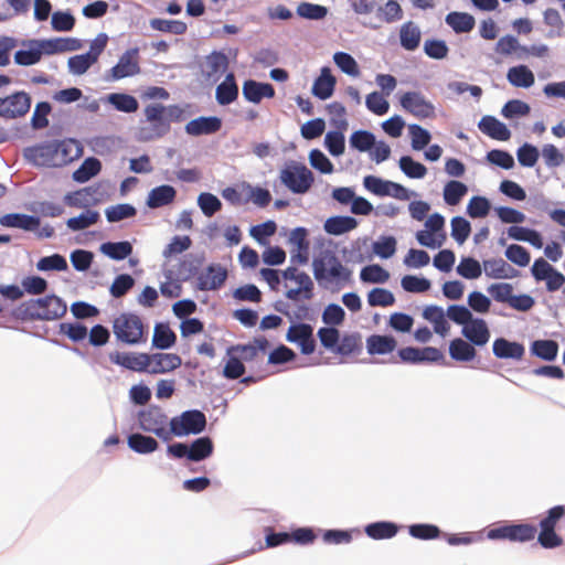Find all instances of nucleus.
I'll list each match as a JSON object with an SVG mask.
<instances>
[{"mask_svg":"<svg viewBox=\"0 0 565 565\" xmlns=\"http://www.w3.org/2000/svg\"><path fill=\"white\" fill-rule=\"evenodd\" d=\"M143 114L145 120L140 121L137 134L140 141L160 139L169 134L172 121L181 122L185 119V110L179 105L149 104Z\"/></svg>","mask_w":565,"mask_h":565,"instance_id":"obj_1","label":"nucleus"},{"mask_svg":"<svg viewBox=\"0 0 565 565\" xmlns=\"http://www.w3.org/2000/svg\"><path fill=\"white\" fill-rule=\"evenodd\" d=\"M313 276L324 288L341 289L351 281L352 271L333 250H321L312 262Z\"/></svg>","mask_w":565,"mask_h":565,"instance_id":"obj_2","label":"nucleus"},{"mask_svg":"<svg viewBox=\"0 0 565 565\" xmlns=\"http://www.w3.org/2000/svg\"><path fill=\"white\" fill-rule=\"evenodd\" d=\"M78 156L79 149L72 140L45 142L25 150V157L34 164L42 167L66 164Z\"/></svg>","mask_w":565,"mask_h":565,"instance_id":"obj_3","label":"nucleus"},{"mask_svg":"<svg viewBox=\"0 0 565 565\" xmlns=\"http://www.w3.org/2000/svg\"><path fill=\"white\" fill-rule=\"evenodd\" d=\"M113 331L119 342L137 345L147 341L148 329L135 313L119 315L113 322Z\"/></svg>","mask_w":565,"mask_h":565,"instance_id":"obj_4","label":"nucleus"},{"mask_svg":"<svg viewBox=\"0 0 565 565\" xmlns=\"http://www.w3.org/2000/svg\"><path fill=\"white\" fill-rule=\"evenodd\" d=\"M21 312L33 320H55L66 313V303L57 296L31 299L20 306Z\"/></svg>","mask_w":565,"mask_h":565,"instance_id":"obj_5","label":"nucleus"},{"mask_svg":"<svg viewBox=\"0 0 565 565\" xmlns=\"http://www.w3.org/2000/svg\"><path fill=\"white\" fill-rule=\"evenodd\" d=\"M564 515L565 508L563 505H555L541 520L537 542L542 547L555 548L563 545V539L555 532V527Z\"/></svg>","mask_w":565,"mask_h":565,"instance_id":"obj_6","label":"nucleus"},{"mask_svg":"<svg viewBox=\"0 0 565 565\" xmlns=\"http://www.w3.org/2000/svg\"><path fill=\"white\" fill-rule=\"evenodd\" d=\"M280 181L291 192L302 194L311 188L315 179L305 164L292 162L280 171Z\"/></svg>","mask_w":565,"mask_h":565,"instance_id":"obj_7","label":"nucleus"},{"mask_svg":"<svg viewBox=\"0 0 565 565\" xmlns=\"http://www.w3.org/2000/svg\"><path fill=\"white\" fill-rule=\"evenodd\" d=\"M169 426H171V436L196 435L205 429L206 417L198 409L185 411L180 416L173 417L169 422Z\"/></svg>","mask_w":565,"mask_h":565,"instance_id":"obj_8","label":"nucleus"},{"mask_svg":"<svg viewBox=\"0 0 565 565\" xmlns=\"http://www.w3.org/2000/svg\"><path fill=\"white\" fill-rule=\"evenodd\" d=\"M141 429L157 435L164 441L171 439V427L168 426V416L159 407H150L138 416Z\"/></svg>","mask_w":565,"mask_h":565,"instance_id":"obj_9","label":"nucleus"},{"mask_svg":"<svg viewBox=\"0 0 565 565\" xmlns=\"http://www.w3.org/2000/svg\"><path fill=\"white\" fill-rule=\"evenodd\" d=\"M139 49L127 50L118 60L117 64L105 74V79L116 82L125 77H131L140 73Z\"/></svg>","mask_w":565,"mask_h":565,"instance_id":"obj_10","label":"nucleus"},{"mask_svg":"<svg viewBox=\"0 0 565 565\" xmlns=\"http://www.w3.org/2000/svg\"><path fill=\"white\" fill-rule=\"evenodd\" d=\"M537 529L533 524H505L489 530L488 537L491 540H509L511 542H529L534 540Z\"/></svg>","mask_w":565,"mask_h":565,"instance_id":"obj_11","label":"nucleus"},{"mask_svg":"<svg viewBox=\"0 0 565 565\" xmlns=\"http://www.w3.org/2000/svg\"><path fill=\"white\" fill-rule=\"evenodd\" d=\"M31 108V97L25 92H15L0 98V117L14 119L23 117Z\"/></svg>","mask_w":565,"mask_h":565,"instance_id":"obj_12","label":"nucleus"},{"mask_svg":"<svg viewBox=\"0 0 565 565\" xmlns=\"http://www.w3.org/2000/svg\"><path fill=\"white\" fill-rule=\"evenodd\" d=\"M401 106L418 118H433L435 106L419 92H407L399 98Z\"/></svg>","mask_w":565,"mask_h":565,"instance_id":"obj_13","label":"nucleus"},{"mask_svg":"<svg viewBox=\"0 0 565 565\" xmlns=\"http://www.w3.org/2000/svg\"><path fill=\"white\" fill-rule=\"evenodd\" d=\"M286 340L296 343L305 355H310L316 350L313 328L308 323L291 324L286 333Z\"/></svg>","mask_w":565,"mask_h":565,"instance_id":"obj_14","label":"nucleus"},{"mask_svg":"<svg viewBox=\"0 0 565 565\" xmlns=\"http://www.w3.org/2000/svg\"><path fill=\"white\" fill-rule=\"evenodd\" d=\"M398 360L393 359V363L418 364L422 362H438L444 359L440 350L433 347L417 349L413 347L402 348L397 352Z\"/></svg>","mask_w":565,"mask_h":565,"instance_id":"obj_15","label":"nucleus"},{"mask_svg":"<svg viewBox=\"0 0 565 565\" xmlns=\"http://www.w3.org/2000/svg\"><path fill=\"white\" fill-rule=\"evenodd\" d=\"M227 278V270L221 265H210L196 277L198 289L207 291L220 289Z\"/></svg>","mask_w":565,"mask_h":565,"instance_id":"obj_16","label":"nucleus"},{"mask_svg":"<svg viewBox=\"0 0 565 565\" xmlns=\"http://www.w3.org/2000/svg\"><path fill=\"white\" fill-rule=\"evenodd\" d=\"M109 360L116 365H120L127 370L135 372L147 371L148 354L147 353H132V352H110Z\"/></svg>","mask_w":565,"mask_h":565,"instance_id":"obj_17","label":"nucleus"},{"mask_svg":"<svg viewBox=\"0 0 565 565\" xmlns=\"http://www.w3.org/2000/svg\"><path fill=\"white\" fill-rule=\"evenodd\" d=\"M228 57L221 51H213L205 56L203 75L216 83L228 68Z\"/></svg>","mask_w":565,"mask_h":565,"instance_id":"obj_18","label":"nucleus"},{"mask_svg":"<svg viewBox=\"0 0 565 565\" xmlns=\"http://www.w3.org/2000/svg\"><path fill=\"white\" fill-rule=\"evenodd\" d=\"M182 360L174 353L148 354L147 371L152 374L171 372L181 366Z\"/></svg>","mask_w":565,"mask_h":565,"instance_id":"obj_19","label":"nucleus"},{"mask_svg":"<svg viewBox=\"0 0 565 565\" xmlns=\"http://www.w3.org/2000/svg\"><path fill=\"white\" fill-rule=\"evenodd\" d=\"M462 335L476 347H483L489 342L490 331L483 319L473 318L461 330Z\"/></svg>","mask_w":565,"mask_h":565,"instance_id":"obj_20","label":"nucleus"},{"mask_svg":"<svg viewBox=\"0 0 565 565\" xmlns=\"http://www.w3.org/2000/svg\"><path fill=\"white\" fill-rule=\"evenodd\" d=\"M243 95L248 102L258 104L263 98H273L275 96V88L269 83L248 79L243 84Z\"/></svg>","mask_w":565,"mask_h":565,"instance_id":"obj_21","label":"nucleus"},{"mask_svg":"<svg viewBox=\"0 0 565 565\" xmlns=\"http://www.w3.org/2000/svg\"><path fill=\"white\" fill-rule=\"evenodd\" d=\"M222 121L217 117H199L185 125V131L191 136L211 135L218 131Z\"/></svg>","mask_w":565,"mask_h":565,"instance_id":"obj_22","label":"nucleus"},{"mask_svg":"<svg viewBox=\"0 0 565 565\" xmlns=\"http://www.w3.org/2000/svg\"><path fill=\"white\" fill-rule=\"evenodd\" d=\"M493 354L499 359L521 360L525 349L522 343L511 342L504 338L495 339L493 342Z\"/></svg>","mask_w":565,"mask_h":565,"instance_id":"obj_23","label":"nucleus"},{"mask_svg":"<svg viewBox=\"0 0 565 565\" xmlns=\"http://www.w3.org/2000/svg\"><path fill=\"white\" fill-rule=\"evenodd\" d=\"M479 129L492 139L507 141L511 137L509 128L492 116H484L479 121Z\"/></svg>","mask_w":565,"mask_h":565,"instance_id":"obj_24","label":"nucleus"},{"mask_svg":"<svg viewBox=\"0 0 565 565\" xmlns=\"http://www.w3.org/2000/svg\"><path fill=\"white\" fill-rule=\"evenodd\" d=\"M0 224L6 227L36 231L40 226V218L28 214L9 213L1 216Z\"/></svg>","mask_w":565,"mask_h":565,"instance_id":"obj_25","label":"nucleus"},{"mask_svg":"<svg viewBox=\"0 0 565 565\" xmlns=\"http://www.w3.org/2000/svg\"><path fill=\"white\" fill-rule=\"evenodd\" d=\"M397 347V341L392 335L372 334L366 339L367 353L383 355L392 353Z\"/></svg>","mask_w":565,"mask_h":565,"instance_id":"obj_26","label":"nucleus"},{"mask_svg":"<svg viewBox=\"0 0 565 565\" xmlns=\"http://www.w3.org/2000/svg\"><path fill=\"white\" fill-rule=\"evenodd\" d=\"M215 97L217 103L222 106L230 105L237 99L238 86L233 73L226 74L225 79L217 85Z\"/></svg>","mask_w":565,"mask_h":565,"instance_id":"obj_27","label":"nucleus"},{"mask_svg":"<svg viewBox=\"0 0 565 565\" xmlns=\"http://www.w3.org/2000/svg\"><path fill=\"white\" fill-rule=\"evenodd\" d=\"M471 342L461 338H456L449 343V355L457 362H469L477 355V351Z\"/></svg>","mask_w":565,"mask_h":565,"instance_id":"obj_28","label":"nucleus"},{"mask_svg":"<svg viewBox=\"0 0 565 565\" xmlns=\"http://www.w3.org/2000/svg\"><path fill=\"white\" fill-rule=\"evenodd\" d=\"M335 86V77L331 74L329 67L321 70L320 76L315 81L312 86V94L324 100L332 96Z\"/></svg>","mask_w":565,"mask_h":565,"instance_id":"obj_29","label":"nucleus"},{"mask_svg":"<svg viewBox=\"0 0 565 565\" xmlns=\"http://www.w3.org/2000/svg\"><path fill=\"white\" fill-rule=\"evenodd\" d=\"M484 273L494 279L513 278L516 270L502 258H493L483 262Z\"/></svg>","mask_w":565,"mask_h":565,"instance_id":"obj_30","label":"nucleus"},{"mask_svg":"<svg viewBox=\"0 0 565 565\" xmlns=\"http://www.w3.org/2000/svg\"><path fill=\"white\" fill-rule=\"evenodd\" d=\"M177 191L171 185H160L152 189L147 199V205L150 209H158L172 203L175 199Z\"/></svg>","mask_w":565,"mask_h":565,"instance_id":"obj_31","label":"nucleus"},{"mask_svg":"<svg viewBox=\"0 0 565 565\" xmlns=\"http://www.w3.org/2000/svg\"><path fill=\"white\" fill-rule=\"evenodd\" d=\"M398 529V525L394 522L379 521L367 524L364 527V532L373 540H387L394 537Z\"/></svg>","mask_w":565,"mask_h":565,"instance_id":"obj_32","label":"nucleus"},{"mask_svg":"<svg viewBox=\"0 0 565 565\" xmlns=\"http://www.w3.org/2000/svg\"><path fill=\"white\" fill-rule=\"evenodd\" d=\"M420 30L412 21L404 23L399 30L401 45L407 51H414L420 43Z\"/></svg>","mask_w":565,"mask_h":565,"instance_id":"obj_33","label":"nucleus"},{"mask_svg":"<svg viewBox=\"0 0 565 565\" xmlns=\"http://www.w3.org/2000/svg\"><path fill=\"white\" fill-rule=\"evenodd\" d=\"M507 78L514 87H531L535 77L533 72L525 65L513 66L508 71Z\"/></svg>","mask_w":565,"mask_h":565,"instance_id":"obj_34","label":"nucleus"},{"mask_svg":"<svg viewBox=\"0 0 565 565\" xmlns=\"http://www.w3.org/2000/svg\"><path fill=\"white\" fill-rule=\"evenodd\" d=\"M358 221L352 216H332L324 222V231L331 235H341L354 230Z\"/></svg>","mask_w":565,"mask_h":565,"instance_id":"obj_35","label":"nucleus"},{"mask_svg":"<svg viewBox=\"0 0 565 565\" xmlns=\"http://www.w3.org/2000/svg\"><path fill=\"white\" fill-rule=\"evenodd\" d=\"M423 317L434 324L436 333L445 335L449 331L450 327L441 307L427 306L423 311Z\"/></svg>","mask_w":565,"mask_h":565,"instance_id":"obj_36","label":"nucleus"},{"mask_svg":"<svg viewBox=\"0 0 565 565\" xmlns=\"http://www.w3.org/2000/svg\"><path fill=\"white\" fill-rule=\"evenodd\" d=\"M95 193V189L87 186L73 193L66 194L64 201L71 207L86 209L96 203V200L93 199Z\"/></svg>","mask_w":565,"mask_h":565,"instance_id":"obj_37","label":"nucleus"},{"mask_svg":"<svg viewBox=\"0 0 565 565\" xmlns=\"http://www.w3.org/2000/svg\"><path fill=\"white\" fill-rule=\"evenodd\" d=\"M446 23L456 32V33H467L470 32L475 26V18L466 12H450L446 17Z\"/></svg>","mask_w":565,"mask_h":565,"instance_id":"obj_38","label":"nucleus"},{"mask_svg":"<svg viewBox=\"0 0 565 565\" xmlns=\"http://www.w3.org/2000/svg\"><path fill=\"white\" fill-rule=\"evenodd\" d=\"M214 450L213 441L210 437H200L189 446V460L201 461L209 458Z\"/></svg>","mask_w":565,"mask_h":565,"instance_id":"obj_39","label":"nucleus"},{"mask_svg":"<svg viewBox=\"0 0 565 565\" xmlns=\"http://www.w3.org/2000/svg\"><path fill=\"white\" fill-rule=\"evenodd\" d=\"M100 220V214L98 211L86 209L78 216L71 217L66 221V225L70 230L77 232L88 228L92 225H95Z\"/></svg>","mask_w":565,"mask_h":565,"instance_id":"obj_40","label":"nucleus"},{"mask_svg":"<svg viewBox=\"0 0 565 565\" xmlns=\"http://www.w3.org/2000/svg\"><path fill=\"white\" fill-rule=\"evenodd\" d=\"M531 352L544 361H554L558 353V343L554 340H535Z\"/></svg>","mask_w":565,"mask_h":565,"instance_id":"obj_41","label":"nucleus"},{"mask_svg":"<svg viewBox=\"0 0 565 565\" xmlns=\"http://www.w3.org/2000/svg\"><path fill=\"white\" fill-rule=\"evenodd\" d=\"M362 350L361 335L358 333L344 334L338 342L334 353L348 356L354 353H360Z\"/></svg>","mask_w":565,"mask_h":565,"instance_id":"obj_42","label":"nucleus"},{"mask_svg":"<svg viewBox=\"0 0 565 565\" xmlns=\"http://www.w3.org/2000/svg\"><path fill=\"white\" fill-rule=\"evenodd\" d=\"M128 446L138 454H150L157 450L159 444L153 437L136 433L128 437Z\"/></svg>","mask_w":565,"mask_h":565,"instance_id":"obj_43","label":"nucleus"},{"mask_svg":"<svg viewBox=\"0 0 565 565\" xmlns=\"http://www.w3.org/2000/svg\"><path fill=\"white\" fill-rule=\"evenodd\" d=\"M177 340L175 333L169 326L159 323L154 327L152 345L154 348L164 350L171 348Z\"/></svg>","mask_w":565,"mask_h":565,"instance_id":"obj_44","label":"nucleus"},{"mask_svg":"<svg viewBox=\"0 0 565 565\" xmlns=\"http://www.w3.org/2000/svg\"><path fill=\"white\" fill-rule=\"evenodd\" d=\"M102 170V163L96 158H87L83 161L81 167L74 171L73 179L77 182L84 183L97 175Z\"/></svg>","mask_w":565,"mask_h":565,"instance_id":"obj_45","label":"nucleus"},{"mask_svg":"<svg viewBox=\"0 0 565 565\" xmlns=\"http://www.w3.org/2000/svg\"><path fill=\"white\" fill-rule=\"evenodd\" d=\"M102 253L115 260H122L131 255L132 246L129 242H108L100 246Z\"/></svg>","mask_w":565,"mask_h":565,"instance_id":"obj_46","label":"nucleus"},{"mask_svg":"<svg viewBox=\"0 0 565 565\" xmlns=\"http://www.w3.org/2000/svg\"><path fill=\"white\" fill-rule=\"evenodd\" d=\"M150 26L156 31L171 33L174 35H182L188 30V25L183 21L164 20L158 18L150 20Z\"/></svg>","mask_w":565,"mask_h":565,"instance_id":"obj_47","label":"nucleus"},{"mask_svg":"<svg viewBox=\"0 0 565 565\" xmlns=\"http://www.w3.org/2000/svg\"><path fill=\"white\" fill-rule=\"evenodd\" d=\"M297 287L288 288L285 296L287 299L292 301H299L300 299L310 300L313 297V281L309 277L308 287L306 282H301L300 278H295L292 280Z\"/></svg>","mask_w":565,"mask_h":565,"instance_id":"obj_48","label":"nucleus"},{"mask_svg":"<svg viewBox=\"0 0 565 565\" xmlns=\"http://www.w3.org/2000/svg\"><path fill=\"white\" fill-rule=\"evenodd\" d=\"M108 103L115 107V109L124 113H135L138 107V100L125 93H113L108 96Z\"/></svg>","mask_w":565,"mask_h":565,"instance_id":"obj_49","label":"nucleus"},{"mask_svg":"<svg viewBox=\"0 0 565 565\" xmlns=\"http://www.w3.org/2000/svg\"><path fill=\"white\" fill-rule=\"evenodd\" d=\"M468 188L460 181L451 180L444 189V200L449 205H457L467 194Z\"/></svg>","mask_w":565,"mask_h":565,"instance_id":"obj_50","label":"nucleus"},{"mask_svg":"<svg viewBox=\"0 0 565 565\" xmlns=\"http://www.w3.org/2000/svg\"><path fill=\"white\" fill-rule=\"evenodd\" d=\"M42 47L49 54L75 51L81 47V42L76 39H54L45 41Z\"/></svg>","mask_w":565,"mask_h":565,"instance_id":"obj_51","label":"nucleus"},{"mask_svg":"<svg viewBox=\"0 0 565 565\" xmlns=\"http://www.w3.org/2000/svg\"><path fill=\"white\" fill-rule=\"evenodd\" d=\"M300 18L307 20H323L328 14V8L311 2H301L296 9Z\"/></svg>","mask_w":565,"mask_h":565,"instance_id":"obj_52","label":"nucleus"},{"mask_svg":"<svg viewBox=\"0 0 565 565\" xmlns=\"http://www.w3.org/2000/svg\"><path fill=\"white\" fill-rule=\"evenodd\" d=\"M350 146L361 152L372 150L375 145V136L367 130H356L350 137Z\"/></svg>","mask_w":565,"mask_h":565,"instance_id":"obj_53","label":"nucleus"},{"mask_svg":"<svg viewBox=\"0 0 565 565\" xmlns=\"http://www.w3.org/2000/svg\"><path fill=\"white\" fill-rule=\"evenodd\" d=\"M398 164L401 170L411 179H422L427 174V168L409 156L402 157Z\"/></svg>","mask_w":565,"mask_h":565,"instance_id":"obj_54","label":"nucleus"},{"mask_svg":"<svg viewBox=\"0 0 565 565\" xmlns=\"http://www.w3.org/2000/svg\"><path fill=\"white\" fill-rule=\"evenodd\" d=\"M360 278L364 282L384 284L388 280L390 274L380 265H369L362 268Z\"/></svg>","mask_w":565,"mask_h":565,"instance_id":"obj_55","label":"nucleus"},{"mask_svg":"<svg viewBox=\"0 0 565 565\" xmlns=\"http://www.w3.org/2000/svg\"><path fill=\"white\" fill-rule=\"evenodd\" d=\"M409 534L417 540H435L441 534L440 529L434 524L418 523L413 524L408 529Z\"/></svg>","mask_w":565,"mask_h":565,"instance_id":"obj_56","label":"nucleus"},{"mask_svg":"<svg viewBox=\"0 0 565 565\" xmlns=\"http://www.w3.org/2000/svg\"><path fill=\"white\" fill-rule=\"evenodd\" d=\"M333 61L343 73L353 77L360 75L358 63L349 53L337 52L333 55Z\"/></svg>","mask_w":565,"mask_h":565,"instance_id":"obj_57","label":"nucleus"},{"mask_svg":"<svg viewBox=\"0 0 565 565\" xmlns=\"http://www.w3.org/2000/svg\"><path fill=\"white\" fill-rule=\"evenodd\" d=\"M367 302L371 307H388L394 305V295L384 288H373L367 295Z\"/></svg>","mask_w":565,"mask_h":565,"instance_id":"obj_58","label":"nucleus"},{"mask_svg":"<svg viewBox=\"0 0 565 565\" xmlns=\"http://www.w3.org/2000/svg\"><path fill=\"white\" fill-rule=\"evenodd\" d=\"M457 273L466 279H476L481 276L482 269L475 258L463 257L457 266Z\"/></svg>","mask_w":565,"mask_h":565,"instance_id":"obj_59","label":"nucleus"},{"mask_svg":"<svg viewBox=\"0 0 565 565\" xmlns=\"http://www.w3.org/2000/svg\"><path fill=\"white\" fill-rule=\"evenodd\" d=\"M198 204L202 213L207 217L213 216L216 212H218L222 209V203L218 200V198L207 192L201 193L199 195Z\"/></svg>","mask_w":565,"mask_h":565,"instance_id":"obj_60","label":"nucleus"},{"mask_svg":"<svg viewBox=\"0 0 565 565\" xmlns=\"http://www.w3.org/2000/svg\"><path fill=\"white\" fill-rule=\"evenodd\" d=\"M505 256L510 262L520 267L527 266L531 260L529 250L525 247L518 244H511L510 246H508V248L505 249Z\"/></svg>","mask_w":565,"mask_h":565,"instance_id":"obj_61","label":"nucleus"},{"mask_svg":"<svg viewBox=\"0 0 565 565\" xmlns=\"http://www.w3.org/2000/svg\"><path fill=\"white\" fill-rule=\"evenodd\" d=\"M324 145L332 156L339 157L343 154L345 149V140L343 134L340 131H329L324 137Z\"/></svg>","mask_w":565,"mask_h":565,"instance_id":"obj_62","label":"nucleus"},{"mask_svg":"<svg viewBox=\"0 0 565 565\" xmlns=\"http://www.w3.org/2000/svg\"><path fill=\"white\" fill-rule=\"evenodd\" d=\"M470 232L471 226L466 218L461 216H456L451 220V236L457 243H465L466 239L469 237Z\"/></svg>","mask_w":565,"mask_h":565,"instance_id":"obj_63","label":"nucleus"},{"mask_svg":"<svg viewBox=\"0 0 565 565\" xmlns=\"http://www.w3.org/2000/svg\"><path fill=\"white\" fill-rule=\"evenodd\" d=\"M135 285V279L128 274H121L115 278L110 286V295L115 298L125 296Z\"/></svg>","mask_w":565,"mask_h":565,"instance_id":"obj_64","label":"nucleus"}]
</instances>
